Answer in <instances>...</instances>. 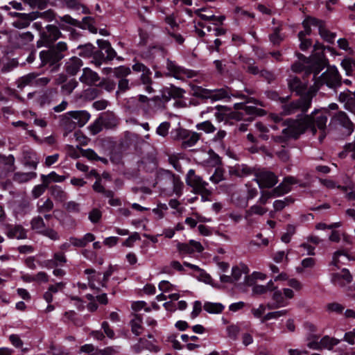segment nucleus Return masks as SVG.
Segmentation results:
<instances>
[{"mask_svg":"<svg viewBox=\"0 0 355 355\" xmlns=\"http://www.w3.org/2000/svg\"><path fill=\"white\" fill-rule=\"evenodd\" d=\"M327 121L328 110L322 108L314 110L310 114H299L295 120L287 119L282 122V125L287 126L285 130L290 132V136L299 138L306 130H309L315 135L317 128L319 130L327 129Z\"/></svg>","mask_w":355,"mask_h":355,"instance_id":"f257e3e1","label":"nucleus"},{"mask_svg":"<svg viewBox=\"0 0 355 355\" xmlns=\"http://www.w3.org/2000/svg\"><path fill=\"white\" fill-rule=\"evenodd\" d=\"M49 46L48 50L40 53L42 64H49L53 66L55 70H58L60 66V62L65 57L68 51V46L64 42H59Z\"/></svg>","mask_w":355,"mask_h":355,"instance_id":"f03ea898","label":"nucleus"},{"mask_svg":"<svg viewBox=\"0 0 355 355\" xmlns=\"http://www.w3.org/2000/svg\"><path fill=\"white\" fill-rule=\"evenodd\" d=\"M56 24L63 31H69L71 27L81 29H88L92 33L96 34L98 29L95 27V19L91 17H85L80 21L71 17L69 15L58 16L55 19Z\"/></svg>","mask_w":355,"mask_h":355,"instance_id":"7ed1b4c3","label":"nucleus"},{"mask_svg":"<svg viewBox=\"0 0 355 355\" xmlns=\"http://www.w3.org/2000/svg\"><path fill=\"white\" fill-rule=\"evenodd\" d=\"M316 91L310 88L309 91L302 95L299 99L290 103H282V114L283 115H291L298 111H301L302 114L306 113L310 108L312 103L313 97L315 95Z\"/></svg>","mask_w":355,"mask_h":355,"instance_id":"20e7f679","label":"nucleus"},{"mask_svg":"<svg viewBox=\"0 0 355 355\" xmlns=\"http://www.w3.org/2000/svg\"><path fill=\"white\" fill-rule=\"evenodd\" d=\"M187 184L192 188V191L201 196L202 201H209L212 194V189L209 187V183L196 173L195 170L190 169L185 178Z\"/></svg>","mask_w":355,"mask_h":355,"instance_id":"39448f33","label":"nucleus"},{"mask_svg":"<svg viewBox=\"0 0 355 355\" xmlns=\"http://www.w3.org/2000/svg\"><path fill=\"white\" fill-rule=\"evenodd\" d=\"M191 94L202 100L211 99L212 101H220L230 97V90L228 88L208 89L196 85H190Z\"/></svg>","mask_w":355,"mask_h":355,"instance_id":"423d86ee","label":"nucleus"},{"mask_svg":"<svg viewBox=\"0 0 355 355\" xmlns=\"http://www.w3.org/2000/svg\"><path fill=\"white\" fill-rule=\"evenodd\" d=\"M96 43L98 48H96L95 55L92 60L96 66L100 67L102 64L107 63L116 56V53L109 41L98 40Z\"/></svg>","mask_w":355,"mask_h":355,"instance_id":"0eeeda50","label":"nucleus"},{"mask_svg":"<svg viewBox=\"0 0 355 355\" xmlns=\"http://www.w3.org/2000/svg\"><path fill=\"white\" fill-rule=\"evenodd\" d=\"M314 85L317 89H313L316 92L323 85H326L330 88H336L341 85V77L335 67H329L326 71L318 78Z\"/></svg>","mask_w":355,"mask_h":355,"instance_id":"6e6552de","label":"nucleus"},{"mask_svg":"<svg viewBox=\"0 0 355 355\" xmlns=\"http://www.w3.org/2000/svg\"><path fill=\"white\" fill-rule=\"evenodd\" d=\"M62 37L60 28L58 25L49 24L45 29L40 33V40L37 46H48L54 44V42Z\"/></svg>","mask_w":355,"mask_h":355,"instance_id":"1a4fd4ad","label":"nucleus"},{"mask_svg":"<svg viewBox=\"0 0 355 355\" xmlns=\"http://www.w3.org/2000/svg\"><path fill=\"white\" fill-rule=\"evenodd\" d=\"M166 68L167 69V72L165 73V76L167 77H173L176 79H183L184 78H191L196 76V72L195 71L185 69L170 59L166 60Z\"/></svg>","mask_w":355,"mask_h":355,"instance_id":"9d476101","label":"nucleus"},{"mask_svg":"<svg viewBox=\"0 0 355 355\" xmlns=\"http://www.w3.org/2000/svg\"><path fill=\"white\" fill-rule=\"evenodd\" d=\"M132 70L135 72H141L139 80L144 85V89L148 93H152L154 90L152 87L153 80L151 78L152 71L148 67L141 62H135L132 67Z\"/></svg>","mask_w":355,"mask_h":355,"instance_id":"9b49d317","label":"nucleus"},{"mask_svg":"<svg viewBox=\"0 0 355 355\" xmlns=\"http://www.w3.org/2000/svg\"><path fill=\"white\" fill-rule=\"evenodd\" d=\"M254 181L259 188H271L277 183V177L271 171L261 170L255 173Z\"/></svg>","mask_w":355,"mask_h":355,"instance_id":"f8f14e48","label":"nucleus"},{"mask_svg":"<svg viewBox=\"0 0 355 355\" xmlns=\"http://www.w3.org/2000/svg\"><path fill=\"white\" fill-rule=\"evenodd\" d=\"M3 230L9 239L20 240L27 238V231L21 225L6 223L3 225Z\"/></svg>","mask_w":355,"mask_h":355,"instance_id":"ddd939ff","label":"nucleus"},{"mask_svg":"<svg viewBox=\"0 0 355 355\" xmlns=\"http://www.w3.org/2000/svg\"><path fill=\"white\" fill-rule=\"evenodd\" d=\"M289 89L295 92L296 95L302 96L309 90H307V83L302 82L298 77L295 76H290L287 79Z\"/></svg>","mask_w":355,"mask_h":355,"instance_id":"4468645a","label":"nucleus"},{"mask_svg":"<svg viewBox=\"0 0 355 355\" xmlns=\"http://www.w3.org/2000/svg\"><path fill=\"white\" fill-rule=\"evenodd\" d=\"M334 121L345 129L347 135H350L354 130V124L351 121L347 114L343 111H339L333 117Z\"/></svg>","mask_w":355,"mask_h":355,"instance_id":"2eb2a0df","label":"nucleus"},{"mask_svg":"<svg viewBox=\"0 0 355 355\" xmlns=\"http://www.w3.org/2000/svg\"><path fill=\"white\" fill-rule=\"evenodd\" d=\"M331 281L335 286L343 287L351 283L352 276L347 269L343 268L340 272L333 273Z\"/></svg>","mask_w":355,"mask_h":355,"instance_id":"dca6fc26","label":"nucleus"},{"mask_svg":"<svg viewBox=\"0 0 355 355\" xmlns=\"http://www.w3.org/2000/svg\"><path fill=\"white\" fill-rule=\"evenodd\" d=\"M83 66V60L76 56H73L67 60L64 68L66 73L70 76H76Z\"/></svg>","mask_w":355,"mask_h":355,"instance_id":"f3484780","label":"nucleus"},{"mask_svg":"<svg viewBox=\"0 0 355 355\" xmlns=\"http://www.w3.org/2000/svg\"><path fill=\"white\" fill-rule=\"evenodd\" d=\"M158 179L159 181H162L163 179L168 180L170 184L173 185V190L175 193H178L182 189V182L180 181L179 177L176 176L170 171H162L159 173Z\"/></svg>","mask_w":355,"mask_h":355,"instance_id":"a211bd4d","label":"nucleus"},{"mask_svg":"<svg viewBox=\"0 0 355 355\" xmlns=\"http://www.w3.org/2000/svg\"><path fill=\"white\" fill-rule=\"evenodd\" d=\"M272 302L267 304L268 309H277L284 307L288 304V302L285 299L281 290H275L272 295Z\"/></svg>","mask_w":355,"mask_h":355,"instance_id":"6ab92c4d","label":"nucleus"},{"mask_svg":"<svg viewBox=\"0 0 355 355\" xmlns=\"http://www.w3.org/2000/svg\"><path fill=\"white\" fill-rule=\"evenodd\" d=\"M79 80L87 85H96L97 87V82L100 80V76L96 72L89 68H84L83 69V73L79 78Z\"/></svg>","mask_w":355,"mask_h":355,"instance_id":"aec40b11","label":"nucleus"},{"mask_svg":"<svg viewBox=\"0 0 355 355\" xmlns=\"http://www.w3.org/2000/svg\"><path fill=\"white\" fill-rule=\"evenodd\" d=\"M327 62L326 60L319 56V58H316L315 60H313L311 64L306 69V73L310 74L313 73V80L315 81L318 77V75L320 73L322 70L326 67Z\"/></svg>","mask_w":355,"mask_h":355,"instance_id":"412c9836","label":"nucleus"},{"mask_svg":"<svg viewBox=\"0 0 355 355\" xmlns=\"http://www.w3.org/2000/svg\"><path fill=\"white\" fill-rule=\"evenodd\" d=\"M295 184H297V180L295 178L292 176L286 177L282 182L272 189L273 193H275L277 196L287 193L291 190V186Z\"/></svg>","mask_w":355,"mask_h":355,"instance_id":"4be33fe9","label":"nucleus"},{"mask_svg":"<svg viewBox=\"0 0 355 355\" xmlns=\"http://www.w3.org/2000/svg\"><path fill=\"white\" fill-rule=\"evenodd\" d=\"M100 119L104 123V128L106 129H112L117 126L119 124V119L116 114L111 111H106L100 114Z\"/></svg>","mask_w":355,"mask_h":355,"instance_id":"5701e85b","label":"nucleus"},{"mask_svg":"<svg viewBox=\"0 0 355 355\" xmlns=\"http://www.w3.org/2000/svg\"><path fill=\"white\" fill-rule=\"evenodd\" d=\"M71 113L76 128L84 126L90 119L89 113L85 110L71 111Z\"/></svg>","mask_w":355,"mask_h":355,"instance_id":"b1692460","label":"nucleus"},{"mask_svg":"<svg viewBox=\"0 0 355 355\" xmlns=\"http://www.w3.org/2000/svg\"><path fill=\"white\" fill-rule=\"evenodd\" d=\"M60 125L67 132H71L76 129L71 111L60 116Z\"/></svg>","mask_w":355,"mask_h":355,"instance_id":"393cba45","label":"nucleus"},{"mask_svg":"<svg viewBox=\"0 0 355 355\" xmlns=\"http://www.w3.org/2000/svg\"><path fill=\"white\" fill-rule=\"evenodd\" d=\"M79 50L78 55L85 58H92L95 55L96 47L91 43L79 45L77 48Z\"/></svg>","mask_w":355,"mask_h":355,"instance_id":"a878e982","label":"nucleus"},{"mask_svg":"<svg viewBox=\"0 0 355 355\" xmlns=\"http://www.w3.org/2000/svg\"><path fill=\"white\" fill-rule=\"evenodd\" d=\"M185 136L182 143V146L184 148L193 146L200 137V134L189 130H187V134H185Z\"/></svg>","mask_w":355,"mask_h":355,"instance_id":"bb28decb","label":"nucleus"},{"mask_svg":"<svg viewBox=\"0 0 355 355\" xmlns=\"http://www.w3.org/2000/svg\"><path fill=\"white\" fill-rule=\"evenodd\" d=\"M50 192L51 195L57 201L62 202L67 199V193L60 186H52L50 188Z\"/></svg>","mask_w":355,"mask_h":355,"instance_id":"cd10ccee","label":"nucleus"},{"mask_svg":"<svg viewBox=\"0 0 355 355\" xmlns=\"http://www.w3.org/2000/svg\"><path fill=\"white\" fill-rule=\"evenodd\" d=\"M36 206L37 211L40 214H43L52 211L54 207V204L50 198H47L44 201H38Z\"/></svg>","mask_w":355,"mask_h":355,"instance_id":"c85d7f7f","label":"nucleus"},{"mask_svg":"<svg viewBox=\"0 0 355 355\" xmlns=\"http://www.w3.org/2000/svg\"><path fill=\"white\" fill-rule=\"evenodd\" d=\"M340 340L334 337L324 336L320 339L321 349H327L328 350L333 349L334 347L338 345Z\"/></svg>","mask_w":355,"mask_h":355,"instance_id":"c756f323","label":"nucleus"},{"mask_svg":"<svg viewBox=\"0 0 355 355\" xmlns=\"http://www.w3.org/2000/svg\"><path fill=\"white\" fill-rule=\"evenodd\" d=\"M14 15L17 17L12 23L15 28L22 29L29 26L31 23L25 15V13L15 12Z\"/></svg>","mask_w":355,"mask_h":355,"instance_id":"7c9ffc66","label":"nucleus"},{"mask_svg":"<svg viewBox=\"0 0 355 355\" xmlns=\"http://www.w3.org/2000/svg\"><path fill=\"white\" fill-rule=\"evenodd\" d=\"M37 76H38L37 74L35 73H31L24 76L21 77L17 81V87L19 89H23L26 85H34V81Z\"/></svg>","mask_w":355,"mask_h":355,"instance_id":"2f4dec72","label":"nucleus"},{"mask_svg":"<svg viewBox=\"0 0 355 355\" xmlns=\"http://www.w3.org/2000/svg\"><path fill=\"white\" fill-rule=\"evenodd\" d=\"M141 324L142 318L139 315H135L130 320V325L131 327V331L135 336H139L141 334V329H142Z\"/></svg>","mask_w":355,"mask_h":355,"instance_id":"473e14b6","label":"nucleus"},{"mask_svg":"<svg viewBox=\"0 0 355 355\" xmlns=\"http://www.w3.org/2000/svg\"><path fill=\"white\" fill-rule=\"evenodd\" d=\"M37 177V173L35 172H28V173H21L17 172L14 174L13 180L15 182L23 183L26 182L32 179H34Z\"/></svg>","mask_w":355,"mask_h":355,"instance_id":"72a5a7b5","label":"nucleus"},{"mask_svg":"<svg viewBox=\"0 0 355 355\" xmlns=\"http://www.w3.org/2000/svg\"><path fill=\"white\" fill-rule=\"evenodd\" d=\"M203 308L209 313L217 314L221 313L225 306L221 303L207 302L204 304Z\"/></svg>","mask_w":355,"mask_h":355,"instance_id":"f704fd0d","label":"nucleus"},{"mask_svg":"<svg viewBox=\"0 0 355 355\" xmlns=\"http://www.w3.org/2000/svg\"><path fill=\"white\" fill-rule=\"evenodd\" d=\"M31 227L32 230H36L38 233L41 234V232L46 228V224L43 218L37 216L33 217L31 220Z\"/></svg>","mask_w":355,"mask_h":355,"instance_id":"c9c22d12","label":"nucleus"},{"mask_svg":"<svg viewBox=\"0 0 355 355\" xmlns=\"http://www.w3.org/2000/svg\"><path fill=\"white\" fill-rule=\"evenodd\" d=\"M78 85V83L75 78L68 79V80L61 86V92L63 94L69 95Z\"/></svg>","mask_w":355,"mask_h":355,"instance_id":"e433bc0d","label":"nucleus"},{"mask_svg":"<svg viewBox=\"0 0 355 355\" xmlns=\"http://www.w3.org/2000/svg\"><path fill=\"white\" fill-rule=\"evenodd\" d=\"M242 62L246 65V70L248 73L253 75L260 74L261 70L257 66H255V62L252 58H245L242 59Z\"/></svg>","mask_w":355,"mask_h":355,"instance_id":"4c0bfd02","label":"nucleus"},{"mask_svg":"<svg viewBox=\"0 0 355 355\" xmlns=\"http://www.w3.org/2000/svg\"><path fill=\"white\" fill-rule=\"evenodd\" d=\"M258 194V191L256 188H248L245 198H243L241 201H238L237 205L241 207H246L248 204V200L253 199Z\"/></svg>","mask_w":355,"mask_h":355,"instance_id":"58836bf2","label":"nucleus"},{"mask_svg":"<svg viewBox=\"0 0 355 355\" xmlns=\"http://www.w3.org/2000/svg\"><path fill=\"white\" fill-rule=\"evenodd\" d=\"M114 76L119 80L125 78L131 73V69L128 67L120 66L113 69Z\"/></svg>","mask_w":355,"mask_h":355,"instance_id":"ea45409f","label":"nucleus"},{"mask_svg":"<svg viewBox=\"0 0 355 355\" xmlns=\"http://www.w3.org/2000/svg\"><path fill=\"white\" fill-rule=\"evenodd\" d=\"M266 212H267L266 208L262 207L261 206L258 205H252V207H250V209H248L246 211L245 217L246 218L250 217L254 214L263 216Z\"/></svg>","mask_w":355,"mask_h":355,"instance_id":"a19ab883","label":"nucleus"},{"mask_svg":"<svg viewBox=\"0 0 355 355\" xmlns=\"http://www.w3.org/2000/svg\"><path fill=\"white\" fill-rule=\"evenodd\" d=\"M99 87H89L85 89L84 92L85 97L87 99L93 100L101 96L103 92Z\"/></svg>","mask_w":355,"mask_h":355,"instance_id":"79ce46f5","label":"nucleus"},{"mask_svg":"<svg viewBox=\"0 0 355 355\" xmlns=\"http://www.w3.org/2000/svg\"><path fill=\"white\" fill-rule=\"evenodd\" d=\"M293 202V198L286 197L284 200H277L273 202V207L275 211H279L282 210L285 207Z\"/></svg>","mask_w":355,"mask_h":355,"instance_id":"37998d69","label":"nucleus"},{"mask_svg":"<svg viewBox=\"0 0 355 355\" xmlns=\"http://www.w3.org/2000/svg\"><path fill=\"white\" fill-rule=\"evenodd\" d=\"M320 35L327 42L329 43H334L335 37H336V33H331L329 31H328L325 26L322 28H320V30L319 31Z\"/></svg>","mask_w":355,"mask_h":355,"instance_id":"c03bdc74","label":"nucleus"},{"mask_svg":"<svg viewBox=\"0 0 355 355\" xmlns=\"http://www.w3.org/2000/svg\"><path fill=\"white\" fill-rule=\"evenodd\" d=\"M34 36L33 35L28 31L26 33H23L19 34L17 37L18 44L21 46H24L28 44L29 42L33 40Z\"/></svg>","mask_w":355,"mask_h":355,"instance_id":"a18cd8bd","label":"nucleus"},{"mask_svg":"<svg viewBox=\"0 0 355 355\" xmlns=\"http://www.w3.org/2000/svg\"><path fill=\"white\" fill-rule=\"evenodd\" d=\"M119 346L107 347L103 349H98L95 355H115L119 352Z\"/></svg>","mask_w":355,"mask_h":355,"instance_id":"49530a36","label":"nucleus"},{"mask_svg":"<svg viewBox=\"0 0 355 355\" xmlns=\"http://www.w3.org/2000/svg\"><path fill=\"white\" fill-rule=\"evenodd\" d=\"M288 313L287 310H281L273 312H269L265 315L261 320L262 322L270 320L271 319H277L281 316L286 315Z\"/></svg>","mask_w":355,"mask_h":355,"instance_id":"de8ad7c7","label":"nucleus"},{"mask_svg":"<svg viewBox=\"0 0 355 355\" xmlns=\"http://www.w3.org/2000/svg\"><path fill=\"white\" fill-rule=\"evenodd\" d=\"M104 127V123L103 121L100 119V116L95 120V121L90 125L89 130L92 135H95L99 133Z\"/></svg>","mask_w":355,"mask_h":355,"instance_id":"09e8293b","label":"nucleus"},{"mask_svg":"<svg viewBox=\"0 0 355 355\" xmlns=\"http://www.w3.org/2000/svg\"><path fill=\"white\" fill-rule=\"evenodd\" d=\"M196 128L199 130H203L207 133H211L216 130V128L209 121H205L204 122L198 123Z\"/></svg>","mask_w":355,"mask_h":355,"instance_id":"8fccbe9b","label":"nucleus"},{"mask_svg":"<svg viewBox=\"0 0 355 355\" xmlns=\"http://www.w3.org/2000/svg\"><path fill=\"white\" fill-rule=\"evenodd\" d=\"M341 65L345 70L347 75H350L355 67V61L351 58L344 59Z\"/></svg>","mask_w":355,"mask_h":355,"instance_id":"3c124183","label":"nucleus"},{"mask_svg":"<svg viewBox=\"0 0 355 355\" xmlns=\"http://www.w3.org/2000/svg\"><path fill=\"white\" fill-rule=\"evenodd\" d=\"M266 95L267 98L273 101H279L282 103H284L290 99V96H287L286 97H280L279 94L275 91H266Z\"/></svg>","mask_w":355,"mask_h":355,"instance_id":"603ef678","label":"nucleus"},{"mask_svg":"<svg viewBox=\"0 0 355 355\" xmlns=\"http://www.w3.org/2000/svg\"><path fill=\"white\" fill-rule=\"evenodd\" d=\"M170 127H171V124L169 122H168V121L162 122L157 128L156 133L159 136L165 137L168 134V130H169Z\"/></svg>","mask_w":355,"mask_h":355,"instance_id":"864d4df0","label":"nucleus"},{"mask_svg":"<svg viewBox=\"0 0 355 355\" xmlns=\"http://www.w3.org/2000/svg\"><path fill=\"white\" fill-rule=\"evenodd\" d=\"M223 180V170L220 168H216L214 173L209 178V180L214 184H218Z\"/></svg>","mask_w":355,"mask_h":355,"instance_id":"5fc2aeb1","label":"nucleus"},{"mask_svg":"<svg viewBox=\"0 0 355 355\" xmlns=\"http://www.w3.org/2000/svg\"><path fill=\"white\" fill-rule=\"evenodd\" d=\"M185 134H187V130L181 128H176L171 132V137L175 140H182L185 138Z\"/></svg>","mask_w":355,"mask_h":355,"instance_id":"6e6d98bb","label":"nucleus"},{"mask_svg":"<svg viewBox=\"0 0 355 355\" xmlns=\"http://www.w3.org/2000/svg\"><path fill=\"white\" fill-rule=\"evenodd\" d=\"M240 328L236 324H232L227 327V336L233 340H236Z\"/></svg>","mask_w":355,"mask_h":355,"instance_id":"4d7b16f0","label":"nucleus"},{"mask_svg":"<svg viewBox=\"0 0 355 355\" xmlns=\"http://www.w3.org/2000/svg\"><path fill=\"white\" fill-rule=\"evenodd\" d=\"M168 89H169L173 98H182L185 93V91L183 89L175 87L173 85H171Z\"/></svg>","mask_w":355,"mask_h":355,"instance_id":"13d9d810","label":"nucleus"},{"mask_svg":"<svg viewBox=\"0 0 355 355\" xmlns=\"http://www.w3.org/2000/svg\"><path fill=\"white\" fill-rule=\"evenodd\" d=\"M270 41L274 44V45H279L281 42L284 40V38L281 36L279 33V28H275L274 30V32L270 35L269 36Z\"/></svg>","mask_w":355,"mask_h":355,"instance_id":"bf43d9fd","label":"nucleus"},{"mask_svg":"<svg viewBox=\"0 0 355 355\" xmlns=\"http://www.w3.org/2000/svg\"><path fill=\"white\" fill-rule=\"evenodd\" d=\"M132 85V83H130L129 80L126 78L120 79L118 83L119 90L116 92H125L128 90Z\"/></svg>","mask_w":355,"mask_h":355,"instance_id":"052dcab7","label":"nucleus"},{"mask_svg":"<svg viewBox=\"0 0 355 355\" xmlns=\"http://www.w3.org/2000/svg\"><path fill=\"white\" fill-rule=\"evenodd\" d=\"M240 106L241 109H243L248 114L261 115L264 112L263 110L259 109L254 106H248L245 105H241Z\"/></svg>","mask_w":355,"mask_h":355,"instance_id":"680f3d73","label":"nucleus"},{"mask_svg":"<svg viewBox=\"0 0 355 355\" xmlns=\"http://www.w3.org/2000/svg\"><path fill=\"white\" fill-rule=\"evenodd\" d=\"M177 248L180 253L192 254L194 252V249L192 246H191L190 243H178L177 244Z\"/></svg>","mask_w":355,"mask_h":355,"instance_id":"e2e57ef3","label":"nucleus"},{"mask_svg":"<svg viewBox=\"0 0 355 355\" xmlns=\"http://www.w3.org/2000/svg\"><path fill=\"white\" fill-rule=\"evenodd\" d=\"M41 234L47 236L53 241H57L60 239L58 233L52 228H45L41 232Z\"/></svg>","mask_w":355,"mask_h":355,"instance_id":"0e129e2a","label":"nucleus"},{"mask_svg":"<svg viewBox=\"0 0 355 355\" xmlns=\"http://www.w3.org/2000/svg\"><path fill=\"white\" fill-rule=\"evenodd\" d=\"M327 309L330 312L341 313L344 311L345 306L338 302H332L327 305Z\"/></svg>","mask_w":355,"mask_h":355,"instance_id":"69168bd1","label":"nucleus"},{"mask_svg":"<svg viewBox=\"0 0 355 355\" xmlns=\"http://www.w3.org/2000/svg\"><path fill=\"white\" fill-rule=\"evenodd\" d=\"M102 213L98 209H93L89 213V219L93 223H98L101 218Z\"/></svg>","mask_w":355,"mask_h":355,"instance_id":"338daca9","label":"nucleus"},{"mask_svg":"<svg viewBox=\"0 0 355 355\" xmlns=\"http://www.w3.org/2000/svg\"><path fill=\"white\" fill-rule=\"evenodd\" d=\"M64 208L69 212L78 213L80 211V205L75 201H69L64 205Z\"/></svg>","mask_w":355,"mask_h":355,"instance_id":"774afa93","label":"nucleus"}]
</instances>
